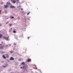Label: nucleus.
Segmentation results:
<instances>
[{
  "label": "nucleus",
  "instance_id": "1",
  "mask_svg": "<svg viewBox=\"0 0 73 73\" xmlns=\"http://www.w3.org/2000/svg\"><path fill=\"white\" fill-rule=\"evenodd\" d=\"M10 8L11 9H12L13 8H15V7L14 6H10Z\"/></svg>",
  "mask_w": 73,
  "mask_h": 73
},
{
  "label": "nucleus",
  "instance_id": "2",
  "mask_svg": "<svg viewBox=\"0 0 73 73\" xmlns=\"http://www.w3.org/2000/svg\"><path fill=\"white\" fill-rule=\"evenodd\" d=\"M4 46V45H3L1 46H0V48H1L2 49V48H3Z\"/></svg>",
  "mask_w": 73,
  "mask_h": 73
},
{
  "label": "nucleus",
  "instance_id": "3",
  "mask_svg": "<svg viewBox=\"0 0 73 73\" xmlns=\"http://www.w3.org/2000/svg\"><path fill=\"white\" fill-rule=\"evenodd\" d=\"M8 7V5H4V7L5 8H7V7Z\"/></svg>",
  "mask_w": 73,
  "mask_h": 73
},
{
  "label": "nucleus",
  "instance_id": "4",
  "mask_svg": "<svg viewBox=\"0 0 73 73\" xmlns=\"http://www.w3.org/2000/svg\"><path fill=\"white\" fill-rule=\"evenodd\" d=\"M27 60L28 62H30L31 61V59H28Z\"/></svg>",
  "mask_w": 73,
  "mask_h": 73
},
{
  "label": "nucleus",
  "instance_id": "5",
  "mask_svg": "<svg viewBox=\"0 0 73 73\" xmlns=\"http://www.w3.org/2000/svg\"><path fill=\"white\" fill-rule=\"evenodd\" d=\"M7 4L8 5H10V2H7Z\"/></svg>",
  "mask_w": 73,
  "mask_h": 73
},
{
  "label": "nucleus",
  "instance_id": "6",
  "mask_svg": "<svg viewBox=\"0 0 73 73\" xmlns=\"http://www.w3.org/2000/svg\"><path fill=\"white\" fill-rule=\"evenodd\" d=\"M8 38H9V36H8V37H6L5 38V40H8Z\"/></svg>",
  "mask_w": 73,
  "mask_h": 73
},
{
  "label": "nucleus",
  "instance_id": "7",
  "mask_svg": "<svg viewBox=\"0 0 73 73\" xmlns=\"http://www.w3.org/2000/svg\"><path fill=\"white\" fill-rule=\"evenodd\" d=\"M10 60H14V58H12V57H11V59H10Z\"/></svg>",
  "mask_w": 73,
  "mask_h": 73
},
{
  "label": "nucleus",
  "instance_id": "8",
  "mask_svg": "<svg viewBox=\"0 0 73 73\" xmlns=\"http://www.w3.org/2000/svg\"><path fill=\"white\" fill-rule=\"evenodd\" d=\"M3 58H4V59H6V57H5V56L4 55H3Z\"/></svg>",
  "mask_w": 73,
  "mask_h": 73
},
{
  "label": "nucleus",
  "instance_id": "9",
  "mask_svg": "<svg viewBox=\"0 0 73 73\" xmlns=\"http://www.w3.org/2000/svg\"><path fill=\"white\" fill-rule=\"evenodd\" d=\"M25 63H24V62H22L21 64V65H25Z\"/></svg>",
  "mask_w": 73,
  "mask_h": 73
},
{
  "label": "nucleus",
  "instance_id": "10",
  "mask_svg": "<svg viewBox=\"0 0 73 73\" xmlns=\"http://www.w3.org/2000/svg\"><path fill=\"white\" fill-rule=\"evenodd\" d=\"M2 36V35L1 34L0 35V38H1Z\"/></svg>",
  "mask_w": 73,
  "mask_h": 73
},
{
  "label": "nucleus",
  "instance_id": "11",
  "mask_svg": "<svg viewBox=\"0 0 73 73\" xmlns=\"http://www.w3.org/2000/svg\"><path fill=\"white\" fill-rule=\"evenodd\" d=\"M13 33H16V31H15V30H14V31H13Z\"/></svg>",
  "mask_w": 73,
  "mask_h": 73
},
{
  "label": "nucleus",
  "instance_id": "12",
  "mask_svg": "<svg viewBox=\"0 0 73 73\" xmlns=\"http://www.w3.org/2000/svg\"><path fill=\"white\" fill-rule=\"evenodd\" d=\"M9 26H10V27H11L12 26V25L11 24H9Z\"/></svg>",
  "mask_w": 73,
  "mask_h": 73
},
{
  "label": "nucleus",
  "instance_id": "13",
  "mask_svg": "<svg viewBox=\"0 0 73 73\" xmlns=\"http://www.w3.org/2000/svg\"><path fill=\"white\" fill-rule=\"evenodd\" d=\"M10 52L11 54H12L13 52V51H11Z\"/></svg>",
  "mask_w": 73,
  "mask_h": 73
},
{
  "label": "nucleus",
  "instance_id": "14",
  "mask_svg": "<svg viewBox=\"0 0 73 73\" xmlns=\"http://www.w3.org/2000/svg\"><path fill=\"white\" fill-rule=\"evenodd\" d=\"M6 38V37H5V36H4V37H3V38L4 39H5Z\"/></svg>",
  "mask_w": 73,
  "mask_h": 73
},
{
  "label": "nucleus",
  "instance_id": "15",
  "mask_svg": "<svg viewBox=\"0 0 73 73\" xmlns=\"http://www.w3.org/2000/svg\"><path fill=\"white\" fill-rule=\"evenodd\" d=\"M13 2L14 3H16V1H13Z\"/></svg>",
  "mask_w": 73,
  "mask_h": 73
},
{
  "label": "nucleus",
  "instance_id": "16",
  "mask_svg": "<svg viewBox=\"0 0 73 73\" xmlns=\"http://www.w3.org/2000/svg\"><path fill=\"white\" fill-rule=\"evenodd\" d=\"M3 2H1V5H3Z\"/></svg>",
  "mask_w": 73,
  "mask_h": 73
},
{
  "label": "nucleus",
  "instance_id": "17",
  "mask_svg": "<svg viewBox=\"0 0 73 73\" xmlns=\"http://www.w3.org/2000/svg\"><path fill=\"white\" fill-rule=\"evenodd\" d=\"M11 19H13L14 18V17H11Z\"/></svg>",
  "mask_w": 73,
  "mask_h": 73
},
{
  "label": "nucleus",
  "instance_id": "18",
  "mask_svg": "<svg viewBox=\"0 0 73 73\" xmlns=\"http://www.w3.org/2000/svg\"><path fill=\"white\" fill-rule=\"evenodd\" d=\"M17 19H18V20H19L20 19V18L19 17H18Z\"/></svg>",
  "mask_w": 73,
  "mask_h": 73
},
{
  "label": "nucleus",
  "instance_id": "19",
  "mask_svg": "<svg viewBox=\"0 0 73 73\" xmlns=\"http://www.w3.org/2000/svg\"><path fill=\"white\" fill-rule=\"evenodd\" d=\"M9 23V22H6V24H8V23Z\"/></svg>",
  "mask_w": 73,
  "mask_h": 73
},
{
  "label": "nucleus",
  "instance_id": "20",
  "mask_svg": "<svg viewBox=\"0 0 73 73\" xmlns=\"http://www.w3.org/2000/svg\"><path fill=\"white\" fill-rule=\"evenodd\" d=\"M8 46V45H6L5 46V47H7Z\"/></svg>",
  "mask_w": 73,
  "mask_h": 73
},
{
  "label": "nucleus",
  "instance_id": "21",
  "mask_svg": "<svg viewBox=\"0 0 73 73\" xmlns=\"http://www.w3.org/2000/svg\"><path fill=\"white\" fill-rule=\"evenodd\" d=\"M33 66H35L36 67V65H35V64H34V65H33Z\"/></svg>",
  "mask_w": 73,
  "mask_h": 73
},
{
  "label": "nucleus",
  "instance_id": "22",
  "mask_svg": "<svg viewBox=\"0 0 73 73\" xmlns=\"http://www.w3.org/2000/svg\"><path fill=\"white\" fill-rule=\"evenodd\" d=\"M30 13V12H29V13H28L27 14V15H29V14Z\"/></svg>",
  "mask_w": 73,
  "mask_h": 73
},
{
  "label": "nucleus",
  "instance_id": "23",
  "mask_svg": "<svg viewBox=\"0 0 73 73\" xmlns=\"http://www.w3.org/2000/svg\"><path fill=\"white\" fill-rule=\"evenodd\" d=\"M13 44L14 45H16V44H15V43H14Z\"/></svg>",
  "mask_w": 73,
  "mask_h": 73
},
{
  "label": "nucleus",
  "instance_id": "24",
  "mask_svg": "<svg viewBox=\"0 0 73 73\" xmlns=\"http://www.w3.org/2000/svg\"><path fill=\"white\" fill-rule=\"evenodd\" d=\"M21 69H22V68H23L22 67H21Z\"/></svg>",
  "mask_w": 73,
  "mask_h": 73
},
{
  "label": "nucleus",
  "instance_id": "25",
  "mask_svg": "<svg viewBox=\"0 0 73 73\" xmlns=\"http://www.w3.org/2000/svg\"><path fill=\"white\" fill-rule=\"evenodd\" d=\"M19 0H17V1L18 2H19Z\"/></svg>",
  "mask_w": 73,
  "mask_h": 73
},
{
  "label": "nucleus",
  "instance_id": "26",
  "mask_svg": "<svg viewBox=\"0 0 73 73\" xmlns=\"http://www.w3.org/2000/svg\"><path fill=\"white\" fill-rule=\"evenodd\" d=\"M2 44H0V46Z\"/></svg>",
  "mask_w": 73,
  "mask_h": 73
},
{
  "label": "nucleus",
  "instance_id": "27",
  "mask_svg": "<svg viewBox=\"0 0 73 73\" xmlns=\"http://www.w3.org/2000/svg\"><path fill=\"white\" fill-rule=\"evenodd\" d=\"M5 13H7V12L6 11H5Z\"/></svg>",
  "mask_w": 73,
  "mask_h": 73
},
{
  "label": "nucleus",
  "instance_id": "28",
  "mask_svg": "<svg viewBox=\"0 0 73 73\" xmlns=\"http://www.w3.org/2000/svg\"><path fill=\"white\" fill-rule=\"evenodd\" d=\"M29 38H30V37H28V39H29Z\"/></svg>",
  "mask_w": 73,
  "mask_h": 73
},
{
  "label": "nucleus",
  "instance_id": "29",
  "mask_svg": "<svg viewBox=\"0 0 73 73\" xmlns=\"http://www.w3.org/2000/svg\"><path fill=\"white\" fill-rule=\"evenodd\" d=\"M24 68V66H23V69Z\"/></svg>",
  "mask_w": 73,
  "mask_h": 73
},
{
  "label": "nucleus",
  "instance_id": "30",
  "mask_svg": "<svg viewBox=\"0 0 73 73\" xmlns=\"http://www.w3.org/2000/svg\"><path fill=\"white\" fill-rule=\"evenodd\" d=\"M12 1H13V0H11V1L12 2Z\"/></svg>",
  "mask_w": 73,
  "mask_h": 73
},
{
  "label": "nucleus",
  "instance_id": "31",
  "mask_svg": "<svg viewBox=\"0 0 73 73\" xmlns=\"http://www.w3.org/2000/svg\"><path fill=\"white\" fill-rule=\"evenodd\" d=\"M23 10V9H22L21 10Z\"/></svg>",
  "mask_w": 73,
  "mask_h": 73
},
{
  "label": "nucleus",
  "instance_id": "32",
  "mask_svg": "<svg viewBox=\"0 0 73 73\" xmlns=\"http://www.w3.org/2000/svg\"><path fill=\"white\" fill-rule=\"evenodd\" d=\"M8 19V18H7V19Z\"/></svg>",
  "mask_w": 73,
  "mask_h": 73
},
{
  "label": "nucleus",
  "instance_id": "33",
  "mask_svg": "<svg viewBox=\"0 0 73 73\" xmlns=\"http://www.w3.org/2000/svg\"><path fill=\"white\" fill-rule=\"evenodd\" d=\"M3 67H5V66H3Z\"/></svg>",
  "mask_w": 73,
  "mask_h": 73
},
{
  "label": "nucleus",
  "instance_id": "34",
  "mask_svg": "<svg viewBox=\"0 0 73 73\" xmlns=\"http://www.w3.org/2000/svg\"><path fill=\"white\" fill-rule=\"evenodd\" d=\"M11 29H12V28H11Z\"/></svg>",
  "mask_w": 73,
  "mask_h": 73
}]
</instances>
